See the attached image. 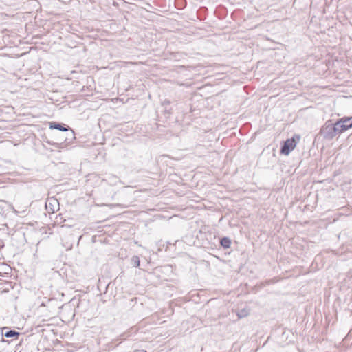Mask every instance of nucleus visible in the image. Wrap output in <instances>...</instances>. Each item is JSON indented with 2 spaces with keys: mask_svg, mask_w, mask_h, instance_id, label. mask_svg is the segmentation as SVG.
Masks as SVG:
<instances>
[{
  "mask_svg": "<svg viewBox=\"0 0 352 352\" xmlns=\"http://www.w3.org/2000/svg\"><path fill=\"white\" fill-rule=\"evenodd\" d=\"M131 260L134 267H138L140 266V258L138 256H133Z\"/></svg>",
  "mask_w": 352,
  "mask_h": 352,
  "instance_id": "obj_8",
  "label": "nucleus"
},
{
  "mask_svg": "<svg viewBox=\"0 0 352 352\" xmlns=\"http://www.w3.org/2000/svg\"><path fill=\"white\" fill-rule=\"evenodd\" d=\"M341 133L339 127L337 126L336 122L331 123L327 121L320 129L321 135L326 140H332L338 134Z\"/></svg>",
  "mask_w": 352,
  "mask_h": 352,
  "instance_id": "obj_1",
  "label": "nucleus"
},
{
  "mask_svg": "<svg viewBox=\"0 0 352 352\" xmlns=\"http://www.w3.org/2000/svg\"><path fill=\"white\" fill-rule=\"evenodd\" d=\"M133 352H146L144 349H135Z\"/></svg>",
  "mask_w": 352,
  "mask_h": 352,
  "instance_id": "obj_9",
  "label": "nucleus"
},
{
  "mask_svg": "<svg viewBox=\"0 0 352 352\" xmlns=\"http://www.w3.org/2000/svg\"><path fill=\"white\" fill-rule=\"evenodd\" d=\"M50 129H58L61 131H67L69 130V126H66L65 124H61L56 122L51 123Z\"/></svg>",
  "mask_w": 352,
  "mask_h": 352,
  "instance_id": "obj_5",
  "label": "nucleus"
},
{
  "mask_svg": "<svg viewBox=\"0 0 352 352\" xmlns=\"http://www.w3.org/2000/svg\"><path fill=\"white\" fill-rule=\"evenodd\" d=\"M296 146V142L295 138L287 140L280 148V153L285 155H288L289 153L293 151Z\"/></svg>",
  "mask_w": 352,
  "mask_h": 352,
  "instance_id": "obj_2",
  "label": "nucleus"
},
{
  "mask_svg": "<svg viewBox=\"0 0 352 352\" xmlns=\"http://www.w3.org/2000/svg\"><path fill=\"white\" fill-rule=\"evenodd\" d=\"M250 314V309L248 307L241 309L237 311V316L239 318H243L248 316Z\"/></svg>",
  "mask_w": 352,
  "mask_h": 352,
  "instance_id": "obj_6",
  "label": "nucleus"
},
{
  "mask_svg": "<svg viewBox=\"0 0 352 352\" xmlns=\"http://www.w3.org/2000/svg\"><path fill=\"white\" fill-rule=\"evenodd\" d=\"M220 243L224 248H229L231 245V240L228 237H223L221 239Z\"/></svg>",
  "mask_w": 352,
  "mask_h": 352,
  "instance_id": "obj_7",
  "label": "nucleus"
},
{
  "mask_svg": "<svg viewBox=\"0 0 352 352\" xmlns=\"http://www.w3.org/2000/svg\"><path fill=\"white\" fill-rule=\"evenodd\" d=\"M2 334L6 338H17L19 336V333L14 330H10L8 327H3L2 329Z\"/></svg>",
  "mask_w": 352,
  "mask_h": 352,
  "instance_id": "obj_4",
  "label": "nucleus"
},
{
  "mask_svg": "<svg viewBox=\"0 0 352 352\" xmlns=\"http://www.w3.org/2000/svg\"><path fill=\"white\" fill-rule=\"evenodd\" d=\"M50 210H52V212H54L55 210L54 208H50Z\"/></svg>",
  "mask_w": 352,
  "mask_h": 352,
  "instance_id": "obj_11",
  "label": "nucleus"
},
{
  "mask_svg": "<svg viewBox=\"0 0 352 352\" xmlns=\"http://www.w3.org/2000/svg\"><path fill=\"white\" fill-rule=\"evenodd\" d=\"M50 206H52V203L50 201L48 204H46V208L47 209H49Z\"/></svg>",
  "mask_w": 352,
  "mask_h": 352,
  "instance_id": "obj_10",
  "label": "nucleus"
},
{
  "mask_svg": "<svg viewBox=\"0 0 352 352\" xmlns=\"http://www.w3.org/2000/svg\"><path fill=\"white\" fill-rule=\"evenodd\" d=\"M337 126L339 127L340 133H343L352 128V117L343 118L336 122Z\"/></svg>",
  "mask_w": 352,
  "mask_h": 352,
  "instance_id": "obj_3",
  "label": "nucleus"
},
{
  "mask_svg": "<svg viewBox=\"0 0 352 352\" xmlns=\"http://www.w3.org/2000/svg\"><path fill=\"white\" fill-rule=\"evenodd\" d=\"M55 204L57 203V200H54L53 201Z\"/></svg>",
  "mask_w": 352,
  "mask_h": 352,
  "instance_id": "obj_12",
  "label": "nucleus"
}]
</instances>
